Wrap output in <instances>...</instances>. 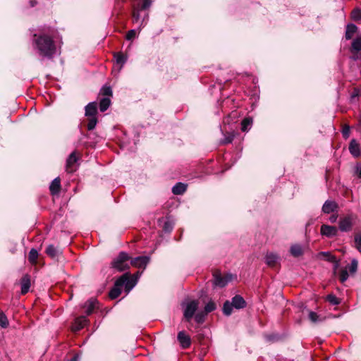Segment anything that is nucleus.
Listing matches in <instances>:
<instances>
[{
	"label": "nucleus",
	"instance_id": "obj_1",
	"mask_svg": "<svg viewBox=\"0 0 361 361\" xmlns=\"http://www.w3.org/2000/svg\"><path fill=\"white\" fill-rule=\"evenodd\" d=\"M32 46L37 54L43 59H51L56 51L53 38L46 34H35Z\"/></svg>",
	"mask_w": 361,
	"mask_h": 361
},
{
	"label": "nucleus",
	"instance_id": "obj_2",
	"mask_svg": "<svg viewBox=\"0 0 361 361\" xmlns=\"http://www.w3.org/2000/svg\"><path fill=\"white\" fill-rule=\"evenodd\" d=\"M137 276H130L129 273H126L120 276L115 282L114 286L111 289L109 296L114 300L117 298L121 293V288L124 286L126 290L128 293L136 284Z\"/></svg>",
	"mask_w": 361,
	"mask_h": 361
},
{
	"label": "nucleus",
	"instance_id": "obj_3",
	"mask_svg": "<svg viewBox=\"0 0 361 361\" xmlns=\"http://www.w3.org/2000/svg\"><path fill=\"white\" fill-rule=\"evenodd\" d=\"M130 257L127 252H121L111 262V267L118 271H123L130 268Z\"/></svg>",
	"mask_w": 361,
	"mask_h": 361
},
{
	"label": "nucleus",
	"instance_id": "obj_4",
	"mask_svg": "<svg viewBox=\"0 0 361 361\" xmlns=\"http://www.w3.org/2000/svg\"><path fill=\"white\" fill-rule=\"evenodd\" d=\"M246 306V302L240 295H235L231 302L226 301L223 306V312L225 315L229 316L232 313L233 307L243 309Z\"/></svg>",
	"mask_w": 361,
	"mask_h": 361
},
{
	"label": "nucleus",
	"instance_id": "obj_5",
	"mask_svg": "<svg viewBox=\"0 0 361 361\" xmlns=\"http://www.w3.org/2000/svg\"><path fill=\"white\" fill-rule=\"evenodd\" d=\"M356 216L353 214H349L340 219L339 229L343 232L350 231L353 226Z\"/></svg>",
	"mask_w": 361,
	"mask_h": 361
},
{
	"label": "nucleus",
	"instance_id": "obj_6",
	"mask_svg": "<svg viewBox=\"0 0 361 361\" xmlns=\"http://www.w3.org/2000/svg\"><path fill=\"white\" fill-rule=\"evenodd\" d=\"M213 276L214 285L221 288L226 286L228 283L232 280V276L231 274H227L225 276H222L220 271H216L213 274Z\"/></svg>",
	"mask_w": 361,
	"mask_h": 361
},
{
	"label": "nucleus",
	"instance_id": "obj_7",
	"mask_svg": "<svg viewBox=\"0 0 361 361\" xmlns=\"http://www.w3.org/2000/svg\"><path fill=\"white\" fill-rule=\"evenodd\" d=\"M198 304V301L194 300H191L185 305L183 314L188 322H189L194 316L196 310H197Z\"/></svg>",
	"mask_w": 361,
	"mask_h": 361
},
{
	"label": "nucleus",
	"instance_id": "obj_8",
	"mask_svg": "<svg viewBox=\"0 0 361 361\" xmlns=\"http://www.w3.org/2000/svg\"><path fill=\"white\" fill-rule=\"evenodd\" d=\"M149 262V257L147 256H139L130 259V265L137 268L145 269Z\"/></svg>",
	"mask_w": 361,
	"mask_h": 361
},
{
	"label": "nucleus",
	"instance_id": "obj_9",
	"mask_svg": "<svg viewBox=\"0 0 361 361\" xmlns=\"http://www.w3.org/2000/svg\"><path fill=\"white\" fill-rule=\"evenodd\" d=\"M321 234L328 238H332L338 234V228L334 226L322 225L321 226Z\"/></svg>",
	"mask_w": 361,
	"mask_h": 361
},
{
	"label": "nucleus",
	"instance_id": "obj_10",
	"mask_svg": "<svg viewBox=\"0 0 361 361\" xmlns=\"http://www.w3.org/2000/svg\"><path fill=\"white\" fill-rule=\"evenodd\" d=\"M177 338L183 348L185 349L190 346L191 339L184 331L178 332Z\"/></svg>",
	"mask_w": 361,
	"mask_h": 361
},
{
	"label": "nucleus",
	"instance_id": "obj_11",
	"mask_svg": "<svg viewBox=\"0 0 361 361\" xmlns=\"http://www.w3.org/2000/svg\"><path fill=\"white\" fill-rule=\"evenodd\" d=\"M83 307L87 315H90L98 307V301L95 298H90L85 303Z\"/></svg>",
	"mask_w": 361,
	"mask_h": 361
},
{
	"label": "nucleus",
	"instance_id": "obj_12",
	"mask_svg": "<svg viewBox=\"0 0 361 361\" xmlns=\"http://www.w3.org/2000/svg\"><path fill=\"white\" fill-rule=\"evenodd\" d=\"M87 322L88 321L85 316H81L76 318L72 326V330L73 331H80L87 324Z\"/></svg>",
	"mask_w": 361,
	"mask_h": 361
},
{
	"label": "nucleus",
	"instance_id": "obj_13",
	"mask_svg": "<svg viewBox=\"0 0 361 361\" xmlns=\"http://www.w3.org/2000/svg\"><path fill=\"white\" fill-rule=\"evenodd\" d=\"M78 157H76L75 152H73L66 160V171L68 173L73 172L75 169L74 164L77 162Z\"/></svg>",
	"mask_w": 361,
	"mask_h": 361
},
{
	"label": "nucleus",
	"instance_id": "obj_14",
	"mask_svg": "<svg viewBox=\"0 0 361 361\" xmlns=\"http://www.w3.org/2000/svg\"><path fill=\"white\" fill-rule=\"evenodd\" d=\"M97 114V104L95 102H90L85 106V116L87 117L96 116Z\"/></svg>",
	"mask_w": 361,
	"mask_h": 361
},
{
	"label": "nucleus",
	"instance_id": "obj_15",
	"mask_svg": "<svg viewBox=\"0 0 361 361\" xmlns=\"http://www.w3.org/2000/svg\"><path fill=\"white\" fill-rule=\"evenodd\" d=\"M338 208V204L334 201L326 200L322 207V212L325 214H330Z\"/></svg>",
	"mask_w": 361,
	"mask_h": 361
},
{
	"label": "nucleus",
	"instance_id": "obj_16",
	"mask_svg": "<svg viewBox=\"0 0 361 361\" xmlns=\"http://www.w3.org/2000/svg\"><path fill=\"white\" fill-rule=\"evenodd\" d=\"M318 255L324 257V259L327 262H332L334 264V269H336L339 265L338 261L336 257L329 252H320Z\"/></svg>",
	"mask_w": 361,
	"mask_h": 361
},
{
	"label": "nucleus",
	"instance_id": "obj_17",
	"mask_svg": "<svg viewBox=\"0 0 361 361\" xmlns=\"http://www.w3.org/2000/svg\"><path fill=\"white\" fill-rule=\"evenodd\" d=\"M348 149L350 154L355 157H358L361 154L360 145L354 139L350 141Z\"/></svg>",
	"mask_w": 361,
	"mask_h": 361
},
{
	"label": "nucleus",
	"instance_id": "obj_18",
	"mask_svg": "<svg viewBox=\"0 0 361 361\" xmlns=\"http://www.w3.org/2000/svg\"><path fill=\"white\" fill-rule=\"evenodd\" d=\"M279 260V257L277 255L270 252L267 253L265 256V262L266 264L271 267H274L276 266Z\"/></svg>",
	"mask_w": 361,
	"mask_h": 361
},
{
	"label": "nucleus",
	"instance_id": "obj_19",
	"mask_svg": "<svg viewBox=\"0 0 361 361\" xmlns=\"http://www.w3.org/2000/svg\"><path fill=\"white\" fill-rule=\"evenodd\" d=\"M30 287V279L28 275H25L21 280V293L26 294Z\"/></svg>",
	"mask_w": 361,
	"mask_h": 361
},
{
	"label": "nucleus",
	"instance_id": "obj_20",
	"mask_svg": "<svg viewBox=\"0 0 361 361\" xmlns=\"http://www.w3.org/2000/svg\"><path fill=\"white\" fill-rule=\"evenodd\" d=\"M60 188H61V180L58 177V178H54L52 180V182L49 186V190H50V192L51 194L55 195V194L59 193Z\"/></svg>",
	"mask_w": 361,
	"mask_h": 361
},
{
	"label": "nucleus",
	"instance_id": "obj_21",
	"mask_svg": "<svg viewBox=\"0 0 361 361\" xmlns=\"http://www.w3.org/2000/svg\"><path fill=\"white\" fill-rule=\"evenodd\" d=\"M187 189V185L183 183H177L173 188L172 192L174 195H182Z\"/></svg>",
	"mask_w": 361,
	"mask_h": 361
},
{
	"label": "nucleus",
	"instance_id": "obj_22",
	"mask_svg": "<svg viewBox=\"0 0 361 361\" xmlns=\"http://www.w3.org/2000/svg\"><path fill=\"white\" fill-rule=\"evenodd\" d=\"M290 254L295 257H298L303 254L302 247L299 244L293 245L290 249Z\"/></svg>",
	"mask_w": 361,
	"mask_h": 361
},
{
	"label": "nucleus",
	"instance_id": "obj_23",
	"mask_svg": "<svg viewBox=\"0 0 361 361\" xmlns=\"http://www.w3.org/2000/svg\"><path fill=\"white\" fill-rule=\"evenodd\" d=\"M361 51V35L355 38L351 44L350 52L354 53Z\"/></svg>",
	"mask_w": 361,
	"mask_h": 361
},
{
	"label": "nucleus",
	"instance_id": "obj_24",
	"mask_svg": "<svg viewBox=\"0 0 361 361\" xmlns=\"http://www.w3.org/2000/svg\"><path fill=\"white\" fill-rule=\"evenodd\" d=\"M357 27L355 25L348 24L346 27V30H345V39H350L353 37V35L357 32Z\"/></svg>",
	"mask_w": 361,
	"mask_h": 361
},
{
	"label": "nucleus",
	"instance_id": "obj_25",
	"mask_svg": "<svg viewBox=\"0 0 361 361\" xmlns=\"http://www.w3.org/2000/svg\"><path fill=\"white\" fill-rule=\"evenodd\" d=\"M116 63L120 65V69L123 66L127 61V56L122 52H118L114 54Z\"/></svg>",
	"mask_w": 361,
	"mask_h": 361
},
{
	"label": "nucleus",
	"instance_id": "obj_26",
	"mask_svg": "<svg viewBox=\"0 0 361 361\" xmlns=\"http://www.w3.org/2000/svg\"><path fill=\"white\" fill-rule=\"evenodd\" d=\"M111 104V99L109 97H104L99 102V109L102 112H104L108 109Z\"/></svg>",
	"mask_w": 361,
	"mask_h": 361
},
{
	"label": "nucleus",
	"instance_id": "obj_27",
	"mask_svg": "<svg viewBox=\"0 0 361 361\" xmlns=\"http://www.w3.org/2000/svg\"><path fill=\"white\" fill-rule=\"evenodd\" d=\"M38 252L36 249L32 248L28 254V261L32 264H35L38 258Z\"/></svg>",
	"mask_w": 361,
	"mask_h": 361
},
{
	"label": "nucleus",
	"instance_id": "obj_28",
	"mask_svg": "<svg viewBox=\"0 0 361 361\" xmlns=\"http://www.w3.org/2000/svg\"><path fill=\"white\" fill-rule=\"evenodd\" d=\"M235 137L233 132H229L224 134V138L220 141L221 145H227L231 143Z\"/></svg>",
	"mask_w": 361,
	"mask_h": 361
},
{
	"label": "nucleus",
	"instance_id": "obj_29",
	"mask_svg": "<svg viewBox=\"0 0 361 361\" xmlns=\"http://www.w3.org/2000/svg\"><path fill=\"white\" fill-rule=\"evenodd\" d=\"M45 252L49 257L54 258L58 255L59 250L53 245H49L46 248Z\"/></svg>",
	"mask_w": 361,
	"mask_h": 361
},
{
	"label": "nucleus",
	"instance_id": "obj_30",
	"mask_svg": "<svg viewBox=\"0 0 361 361\" xmlns=\"http://www.w3.org/2000/svg\"><path fill=\"white\" fill-rule=\"evenodd\" d=\"M252 123V119L251 118H245L241 122V130L243 132L247 131Z\"/></svg>",
	"mask_w": 361,
	"mask_h": 361
},
{
	"label": "nucleus",
	"instance_id": "obj_31",
	"mask_svg": "<svg viewBox=\"0 0 361 361\" xmlns=\"http://www.w3.org/2000/svg\"><path fill=\"white\" fill-rule=\"evenodd\" d=\"M358 262L356 259H353L350 264L348 266L350 274H355L357 269Z\"/></svg>",
	"mask_w": 361,
	"mask_h": 361
},
{
	"label": "nucleus",
	"instance_id": "obj_32",
	"mask_svg": "<svg viewBox=\"0 0 361 361\" xmlns=\"http://www.w3.org/2000/svg\"><path fill=\"white\" fill-rule=\"evenodd\" d=\"M97 123V118L96 116L89 117L88 123H87V129L89 130H93Z\"/></svg>",
	"mask_w": 361,
	"mask_h": 361
},
{
	"label": "nucleus",
	"instance_id": "obj_33",
	"mask_svg": "<svg viewBox=\"0 0 361 361\" xmlns=\"http://www.w3.org/2000/svg\"><path fill=\"white\" fill-rule=\"evenodd\" d=\"M216 305L215 303L210 300L208 303L206 304L205 307H204V312H205V314H208L209 312H213L214 310H216Z\"/></svg>",
	"mask_w": 361,
	"mask_h": 361
},
{
	"label": "nucleus",
	"instance_id": "obj_34",
	"mask_svg": "<svg viewBox=\"0 0 361 361\" xmlns=\"http://www.w3.org/2000/svg\"><path fill=\"white\" fill-rule=\"evenodd\" d=\"M354 242L355 248L361 252V233H357L355 235Z\"/></svg>",
	"mask_w": 361,
	"mask_h": 361
},
{
	"label": "nucleus",
	"instance_id": "obj_35",
	"mask_svg": "<svg viewBox=\"0 0 361 361\" xmlns=\"http://www.w3.org/2000/svg\"><path fill=\"white\" fill-rule=\"evenodd\" d=\"M351 18L353 20H361V9L355 8L351 13Z\"/></svg>",
	"mask_w": 361,
	"mask_h": 361
},
{
	"label": "nucleus",
	"instance_id": "obj_36",
	"mask_svg": "<svg viewBox=\"0 0 361 361\" xmlns=\"http://www.w3.org/2000/svg\"><path fill=\"white\" fill-rule=\"evenodd\" d=\"M326 300L331 305H336L340 303L338 298L334 294H329L326 297Z\"/></svg>",
	"mask_w": 361,
	"mask_h": 361
},
{
	"label": "nucleus",
	"instance_id": "obj_37",
	"mask_svg": "<svg viewBox=\"0 0 361 361\" xmlns=\"http://www.w3.org/2000/svg\"><path fill=\"white\" fill-rule=\"evenodd\" d=\"M100 94L106 97H109L112 95V90L109 86H104L100 91Z\"/></svg>",
	"mask_w": 361,
	"mask_h": 361
},
{
	"label": "nucleus",
	"instance_id": "obj_38",
	"mask_svg": "<svg viewBox=\"0 0 361 361\" xmlns=\"http://www.w3.org/2000/svg\"><path fill=\"white\" fill-rule=\"evenodd\" d=\"M142 9H140V8L139 6H137V8H135L133 9V22L137 23L140 20V11Z\"/></svg>",
	"mask_w": 361,
	"mask_h": 361
},
{
	"label": "nucleus",
	"instance_id": "obj_39",
	"mask_svg": "<svg viewBox=\"0 0 361 361\" xmlns=\"http://www.w3.org/2000/svg\"><path fill=\"white\" fill-rule=\"evenodd\" d=\"M207 314H205V312H198L195 315V320L196 322L201 324L203 323L204 321L205 316Z\"/></svg>",
	"mask_w": 361,
	"mask_h": 361
},
{
	"label": "nucleus",
	"instance_id": "obj_40",
	"mask_svg": "<svg viewBox=\"0 0 361 361\" xmlns=\"http://www.w3.org/2000/svg\"><path fill=\"white\" fill-rule=\"evenodd\" d=\"M8 325V321L7 319V317H6V315L2 313V312H0V326L2 327V328H6Z\"/></svg>",
	"mask_w": 361,
	"mask_h": 361
},
{
	"label": "nucleus",
	"instance_id": "obj_41",
	"mask_svg": "<svg viewBox=\"0 0 361 361\" xmlns=\"http://www.w3.org/2000/svg\"><path fill=\"white\" fill-rule=\"evenodd\" d=\"M348 273L346 269H342L339 274V279L341 283H344L348 279Z\"/></svg>",
	"mask_w": 361,
	"mask_h": 361
},
{
	"label": "nucleus",
	"instance_id": "obj_42",
	"mask_svg": "<svg viewBox=\"0 0 361 361\" xmlns=\"http://www.w3.org/2000/svg\"><path fill=\"white\" fill-rule=\"evenodd\" d=\"M152 4V0H142V2L141 5H139L138 6L142 10H146L148 9Z\"/></svg>",
	"mask_w": 361,
	"mask_h": 361
},
{
	"label": "nucleus",
	"instance_id": "obj_43",
	"mask_svg": "<svg viewBox=\"0 0 361 361\" xmlns=\"http://www.w3.org/2000/svg\"><path fill=\"white\" fill-rule=\"evenodd\" d=\"M309 319L312 322H317L320 321L319 316L314 312L310 311L309 313Z\"/></svg>",
	"mask_w": 361,
	"mask_h": 361
},
{
	"label": "nucleus",
	"instance_id": "obj_44",
	"mask_svg": "<svg viewBox=\"0 0 361 361\" xmlns=\"http://www.w3.org/2000/svg\"><path fill=\"white\" fill-rule=\"evenodd\" d=\"M163 230L166 233H170L173 230V224L169 221H166L164 224Z\"/></svg>",
	"mask_w": 361,
	"mask_h": 361
},
{
	"label": "nucleus",
	"instance_id": "obj_45",
	"mask_svg": "<svg viewBox=\"0 0 361 361\" xmlns=\"http://www.w3.org/2000/svg\"><path fill=\"white\" fill-rule=\"evenodd\" d=\"M136 37V31L135 30H130L126 35V39L128 40H132Z\"/></svg>",
	"mask_w": 361,
	"mask_h": 361
},
{
	"label": "nucleus",
	"instance_id": "obj_46",
	"mask_svg": "<svg viewBox=\"0 0 361 361\" xmlns=\"http://www.w3.org/2000/svg\"><path fill=\"white\" fill-rule=\"evenodd\" d=\"M342 134L343 137L348 138L350 135V127L348 126H345L342 130Z\"/></svg>",
	"mask_w": 361,
	"mask_h": 361
},
{
	"label": "nucleus",
	"instance_id": "obj_47",
	"mask_svg": "<svg viewBox=\"0 0 361 361\" xmlns=\"http://www.w3.org/2000/svg\"><path fill=\"white\" fill-rule=\"evenodd\" d=\"M360 58V54L359 53V51L352 53V55L350 56V59L353 61H357Z\"/></svg>",
	"mask_w": 361,
	"mask_h": 361
},
{
	"label": "nucleus",
	"instance_id": "obj_48",
	"mask_svg": "<svg viewBox=\"0 0 361 361\" xmlns=\"http://www.w3.org/2000/svg\"><path fill=\"white\" fill-rule=\"evenodd\" d=\"M359 94H360V90L358 89H355L353 92L351 94V97L352 98L356 97L359 95Z\"/></svg>",
	"mask_w": 361,
	"mask_h": 361
},
{
	"label": "nucleus",
	"instance_id": "obj_49",
	"mask_svg": "<svg viewBox=\"0 0 361 361\" xmlns=\"http://www.w3.org/2000/svg\"><path fill=\"white\" fill-rule=\"evenodd\" d=\"M266 338L269 341H275V336L274 335H268L266 336Z\"/></svg>",
	"mask_w": 361,
	"mask_h": 361
},
{
	"label": "nucleus",
	"instance_id": "obj_50",
	"mask_svg": "<svg viewBox=\"0 0 361 361\" xmlns=\"http://www.w3.org/2000/svg\"><path fill=\"white\" fill-rule=\"evenodd\" d=\"M329 220L331 223H334L337 220V215H332L330 216Z\"/></svg>",
	"mask_w": 361,
	"mask_h": 361
},
{
	"label": "nucleus",
	"instance_id": "obj_51",
	"mask_svg": "<svg viewBox=\"0 0 361 361\" xmlns=\"http://www.w3.org/2000/svg\"><path fill=\"white\" fill-rule=\"evenodd\" d=\"M356 172L358 175V177L361 178V165L357 166Z\"/></svg>",
	"mask_w": 361,
	"mask_h": 361
},
{
	"label": "nucleus",
	"instance_id": "obj_52",
	"mask_svg": "<svg viewBox=\"0 0 361 361\" xmlns=\"http://www.w3.org/2000/svg\"><path fill=\"white\" fill-rule=\"evenodd\" d=\"M147 19H148V14L147 13V14H146V16L143 18V19H142V22H141V23H140V26L144 25H143V23H144L145 20H147Z\"/></svg>",
	"mask_w": 361,
	"mask_h": 361
},
{
	"label": "nucleus",
	"instance_id": "obj_53",
	"mask_svg": "<svg viewBox=\"0 0 361 361\" xmlns=\"http://www.w3.org/2000/svg\"><path fill=\"white\" fill-rule=\"evenodd\" d=\"M69 361H78V355L73 356Z\"/></svg>",
	"mask_w": 361,
	"mask_h": 361
},
{
	"label": "nucleus",
	"instance_id": "obj_54",
	"mask_svg": "<svg viewBox=\"0 0 361 361\" xmlns=\"http://www.w3.org/2000/svg\"><path fill=\"white\" fill-rule=\"evenodd\" d=\"M30 6H31L32 7H33V6H35L37 4V2H36L35 1L31 0V1H30Z\"/></svg>",
	"mask_w": 361,
	"mask_h": 361
},
{
	"label": "nucleus",
	"instance_id": "obj_55",
	"mask_svg": "<svg viewBox=\"0 0 361 361\" xmlns=\"http://www.w3.org/2000/svg\"><path fill=\"white\" fill-rule=\"evenodd\" d=\"M359 124L361 126V118L360 119Z\"/></svg>",
	"mask_w": 361,
	"mask_h": 361
}]
</instances>
